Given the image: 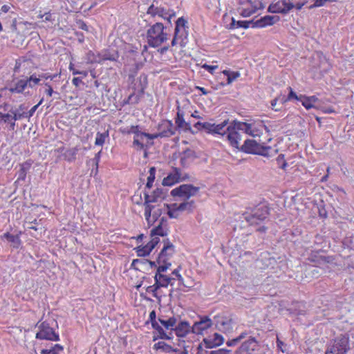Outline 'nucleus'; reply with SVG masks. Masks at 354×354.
Segmentation results:
<instances>
[{"label":"nucleus","instance_id":"864d4df0","mask_svg":"<svg viewBox=\"0 0 354 354\" xmlns=\"http://www.w3.org/2000/svg\"><path fill=\"white\" fill-rule=\"evenodd\" d=\"M128 134L133 133L134 134V136H136L138 134L142 133L143 132H141L139 130L138 126H131V128L127 131Z\"/></svg>","mask_w":354,"mask_h":354},{"label":"nucleus","instance_id":"393cba45","mask_svg":"<svg viewBox=\"0 0 354 354\" xmlns=\"http://www.w3.org/2000/svg\"><path fill=\"white\" fill-rule=\"evenodd\" d=\"M279 20V17L278 16L266 15L254 21L252 27H264L268 25H272Z\"/></svg>","mask_w":354,"mask_h":354},{"label":"nucleus","instance_id":"774afa93","mask_svg":"<svg viewBox=\"0 0 354 354\" xmlns=\"http://www.w3.org/2000/svg\"><path fill=\"white\" fill-rule=\"evenodd\" d=\"M50 351H53L54 354H58L59 351H61L63 350V346L60 344H55L52 348L50 349Z\"/></svg>","mask_w":354,"mask_h":354},{"label":"nucleus","instance_id":"4be33fe9","mask_svg":"<svg viewBox=\"0 0 354 354\" xmlns=\"http://www.w3.org/2000/svg\"><path fill=\"white\" fill-rule=\"evenodd\" d=\"M179 168L174 167L167 176L163 178L162 184L163 186H172L179 183Z\"/></svg>","mask_w":354,"mask_h":354},{"label":"nucleus","instance_id":"39448f33","mask_svg":"<svg viewBox=\"0 0 354 354\" xmlns=\"http://www.w3.org/2000/svg\"><path fill=\"white\" fill-rule=\"evenodd\" d=\"M349 349L348 337L340 335L331 342L325 354H346Z\"/></svg>","mask_w":354,"mask_h":354},{"label":"nucleus","instance_id":"7c9ffc66","mask_svg":"<svg viewBox=\"0 0 354 354\" xmlns=\"http://www.w3.org/2000/svg\"><path fill=\"white\" fill-rule=\"evenodd\" d=\"M147 264H149L151 268H153V267H158L157 266V262L156 261H150V260H148V259H133L132 263H131V267L134 268L135 269H137L138 270L139 268L138 267H136L137 266H142V265H147Z\"/></svg>","mask_w":354,"mask_h":354},{"label":"nucleus","instance_id":"4468645a","mask_svg":"<svg viewBox=\"0 0 354 354\" xmlns=\"http://www.w3.org/2000/svg\"><path fill=\"white\" fill-rule=\"evenodd\" d=\"M176 127L170 120H162L158 126L160 138H169L175 134Z\"/></svg>","mask_w":354,"mask_h":354},{"label":"nucleus","instance_id":"412c9836","mask_svg":"<svg viewBox=\"0 0 354 354\" xmlns=\"http://www.w3.org/2000/svg\"><path fill=\"white\" fill-rule=\"evenodd\" d=\"M158 322L161 324V325L164 327V328L166 330H165L167 335H169L171 333V339L173 338V333L174 326L177 323V319L175 317H171L167 319H165L164 318V316H160L158 319Z\"/></svg>","mask_w":354,"mask_h":354},{"label":"nucleus","instance_id":"6e6d98bb","mask_svg":"<svg viewBox=\"0 0 354 354\" xmlns=\"http://www.w3.org/2000/svg\"><path fill=\"white\" fill-rule=\"evenodd\" d=\"M231 350L225 349V348H219L217 350L211 351L209 352V354H230Z\"/></svg>","mask_w":354,"mask_h":354},{"label":"nucleus","instance_id":"09e8293b","mask_svg":"<svg viewBox=\"0 0 354 354\" xmlns=\"http://www.w3.org/2000/svg\"><path fill=\"white\" fill-rule=\"evenodd\" d=\"M28 81V84L29 87H33L35 85L37 84L40 82V78L36 76L35 74L30 75V77L26 80Z\"/></svg>","mask_w":354,"mask_h":354},{"label":"nucleus","instance_id":"8fccbe9b","mask_svg":"<svg viewBox=\"0 0 354 354\" xmlns=\"http://www.w3.org/2000/svg\"><path fill=\"white\" fill-rule=\"evenodd\" d=\"M307 270L312 274L313 277H318L320 275V269L316 266H310Z\"/></svg>","mask_w":354,"mask_h":354},{"label":"nucleus","instance_id":"c03bdc74","mask_svg":"<svg viewBox=\"0 0 354 354\" xmlns=\"http://www.w3.org/2000/svg\"><path fill=\"white\" fill-rule=\"evenodd\" d=\"M298 101H300L302 103V105L308 110L314 107V105L312 104V102L309 101L308 97L305 95H299Z\"/></svg>","mask_w":354,"mask_h":354},{"label":"nucleus","instance_id":"cd10ccee","mask_svg":"<svg viewBox=\"0 0 354 354\" xmlns=\"http://www.w3.org/2000/svg\"><path fill=\"white\" fill-rule=\"evenodd\" d=\"M195 158V153L193 150L187 149L180 154V164L183 167H187L189 160Z\"/></svg>","mask_w":354,"mask_h":354},{"label":"nucleus","instance_id":"5701e85b","mask_svg":"<svg viewBox=\"0 0 354 354\" xmlns=\"http://www.w3.org/2000/svg\"><path fill=\"white\" fill-rule=\"evenodd\" d=\"M174 332L178 337H185L189 332H192V326L186 321H181L174 326Z\"/></svg>","mask_w":354,"mask_h":354},{"label":"nucleus","instance_id":"f3484780","mask_svg":"<svg viewBox=\"0 0 354 354\" xmlns=\"http://www.w3.org/2000/svg\"><path fill=\"white\" fill-rule=\"evenodd\" d=\"M215 328L223 333H230L232 330V320L227 317H214Z\"/></svg>","mask_w":354,"mask_h":354},{"label":"nucleus","instance_id":"c756f323","mask_svg":"<svg viewBox=\"0 0 354 354\" xmlns=\"http://www.w3.org/2000/svg\"><path fill=\"white\" fill-rule=\"evenodd\" d=\"M28 86V81L26 80H19L14 85L9 88L11 93H21Z\"/></svg>","mask_w":354,"mask_h":354},{"label":"nucleus","instance_id":"1a4fd4ad","mask_svg":"<svg viewBox=\"0 0 354 354\" xmlns=\"http://www.w3.org/2000/svg\"><path fill=\"white\" fill-rule=\"evenodd\" d=\"M292 8H294V4L292 3L289 1H287L286 0H279L276 3H272L268 8V12L286 15Z\"/></svg>","mask_w":354,"mask_h":354},{"label":"nucleus","instance_id":"e2e57ef3","mask_svg":"<svg viewBox=\"0 0 354 354\" xmlns=\"http://www.w3.org/2000/svg\"><path fill=\"white\" fill-rule=\"evenodd\" d=\"M167 270V267L165 266L162 263L160 265H158L157 267V271L156 272V274H164L163 272H166Z\"/></svg>","mask_w":354,"mask_h":354},{"label":"nucleus","instance_id":"72a5a7b5","mask_svg":"<svg viewBox=\"0 0 354 354\" xmlns=\"http://www.w3.org/2000/svg\"><path fill=\"white\" fill-rule=\"evenodd\" d=\"M164 223H159V225L151 230V236H165L167 235V229L163 226Z\"/></svg>","mask_w":354,"mask_h":354},{"label":"nucleus","instance_id":"bf43d9fd","mask_svg":"<svg viewBox=\"0 0 354 354\" xmlns=\"http://www.w3.org/2000/svg\"><path fill=\"white\" fill-rule=\"evenodd\" d=\"M289 89H290V92H289V94L288 95V97L286 100H284V102L287 101V100H291L292 99H295L297 100H298V98H299V95H297L295 92H294L292 91V89L289 87Z\"/></svg>","mask_w":354,"mask_h":354},{"label":"nucleus","instance_id":"ddd939ff","mask_svg":"<svg viewBox=\"0 0 354 354\" xmlns=\"http://www.w3.org/2000/svg\"><path fill=\"white\" fill-rule=\"evenodd\" d=\"M227 139L229 141L230 145L236 149L240 150L241 146L239 145V142L242 139V136L241 133L238 129H234V126L230 123V124L227 127Z\"/></svg>","mask_w":354,"mask_h":354},{"label":"nucleus","instance_id":"c9c22d12","mask_svg":"<svg viewBox=\"0 0 354 354\" xmlns=\"http://www.w3.org/2000/svg\"><path fill=\"white\" fill-rule=\"evenodd\" d=\"M146 88L145 85H142L140 86V88L138 91V93L137 95H135L134 93H132L129 97V100L131 101L133 104H138L140 99L142 97V95L145 92V89Z\"/></svg>","mask_w":354,"mask_h":354},{"label":"nucleus","instance_id":"5fc2aeb1","mask_svg":"<svg viewBox=\"0 0 354 354\" xmlns=\"http://www.w3.org/2000/svg\"><path fill=\"white\" fill-rule=\"evenodd\" d=\"M156 168L152 167L149 169V175L147 177V180L153 183L156 178Z\"/></svg>","mask_w":354,"mask_h":354},{"label":"nucleus","instance_id":"f257e3e1","mask_svg":"<svg viewBox=\"0 0 354 354\" xmlns=\"http://www.w3.org/2000/svg\"><path fill=\"white\" fill-rule=\"evenodd\" d=\"M164 26L162 23H156L147 30V41L150 46L156 48L160 46L167 39V34L164 32Z\"/></svg>","mask_w":354,"mask_h":354},{"label":"nucleus","instance_id":"f03ea898","mask_svg":"<svg viewBox=\"0 0 354 354\" xmlns=\"http://www.w3.org/2000/svg\"><path fill=\"white\" fill-rule=\"evenodd\" d=\"M238 11L243 17L251 16L258 9H263L266 5L263 0H238Z\"/></svg>","mask_w":354,"mask_h":354},{"label":"nucleus","instance_id":"bb28decb","mask_svg":"<svg viewBox=\"0 0 354 354\" xmlns=\"http://www.w3.org/2000/svg\"><path fill=\"white\" fill-rule=\"evenodd\" d=\"M173 248L174 245L169 241V239L165 241V245L163 248L161 250L160 252L159 253L156 259V262L158 265H160L161 263H167V261L169 260V258L163 256V253L167 249H171V250H172Z\"/></svg>","mask_w":354,"mask_h":354},{"label":"nucleus","instance_id":"de8ad7c7","mask_svg":"<svg viewBox=\"0 0 354 354\" xmlns=\"http://www.w3.org/2000/svg\"><path fill=\"white\" fill-rule=\"evenodd\" d=\"M181 270V266H178L176 269H175L172 272V274L175 275L177 277L178 281H179V284L183 286L184 287L189 288V286L186 285L184 283L183 278L182 276L179 274L180 270Z\"/></svg>","mask_w":354,"mask_h":354},{"label":"nucleus","instance_id":"e433bc0d","mask_svg":"<svg viewBox=\"0 0 354 354\" xmlns=\"http://www.w3.org/2000/svg\"><path fill=\"white\" fill-rule=\"evenodd\" d=\"M109 138V132L105 131L104 133L97 132L96 134L95 145L97 146H102L106 138Z\"/></svg>","mask_w":354,"mask_h":354},{"label":"nucleus","instance_id":"9d476101","mask_svg":"<svg viewBox=\"0 0 354 354\" xmlns=\"http://www.w3.org/2000/svg\"><path fill=\"white\" fill-rule=\"evenodd\" d=\"M147 14L151 15L152 17L158 16L170 21L171 18L175 17L176 13L174 11H170L163 7L155 6L152 3L147 10Z\"/></svg>","mask_w":354,"mask_h":354},{"label":"nucleus","instance_id":"79ce46f5","mask_svg":"<svg viewBox=\"0 0 354 354\" xmlns=\"http://www.w3.org/2000/svg\"><path fill=\"white\" fill-rule=\"evenodd\" d=\"M39 107V104L35 105L33 107L31 108V109L28 112H23L21 115H15V119H22L24 118H30L32 117L34 114V113L36 111L37 108Z\"/></svg>","mask_w":354,"mask_h":354},{"label":"nucleus","instance_id":"b1692460","mask_svg":"<svg viewBox=\"0 0 354 354\" xmlns=\"http://www.w3.org/2000/svg\"><path fill=\"white\" fill-rule=\"evenodd\" d=\"M175 123L176 127L182 129L185 131H189L194 134L195 131L191 127V123L189 122H185L183 118V113L180 111H178L176 117L175 118Z\"/></svg>","mask_w":354,"mask_h":354},{"label":"nucleus","instance_id":"49530a36","mask_svg":"<svg viewBox=\"0 0 354 354\" xmlns=\"http://www.w3.org/2000/svg\"><path fill=\"white\" fill-rule=\"evenodd\" d=\"M161 287L159 286V283H158L157 281H155V283L152 286H149L147 288L146 290L148 292H151L153 296L154 297H156L158 298V295H157V291L158 289H160Z\"/></svg>","mask_w":354,"mask_h":354},{"label":"nucleus","instance_id":"603ef678","mask_svg":"<svg viewBox=\"0 0 354 354\" xmlns=\"http://www.w3.org/2000/svg\"><path fill=\"white\" fill-rule=\"evenodd\" d=\"M277 161L279 165L281 163V165L280 166V168L282 169H286L288 164L284 160V155L283 154H279L278 157L277 158Z\"/></svg>","mask_w":354,"mask_h":354},{"label":"nucleus","instance_id":"6e6552de","mask_svg":"<svg viewBox=\"0 0 354 354\" xmlns=\"http://www.w3.org/2000/svg\"><path fill=\"white\" fill-rule=\"evenodd\" d=\"M39 330L36 334V338L39 339H46L50 341H59V335L56 333L49 324L43 322L39 326Z\"/></svg>","mask_w":354,"mask_h":354},{"label":"nucleus","instance_id":"4d7b16f0","mask_svg":"<svg viewBox=\"0 0 354 354\" xmlns=\"http://www.w3.org/2000/svg\"><path fill=\"white\" fill-rule=\"evenodd\" d=\"M214 124L209 122H203V129L205 130L209 133L213 132Z\"/></svg>","mask_w":354,"mask_h":354},{"label":"nucleus","instance_id":"20e7f679","mask_svg":"<svg viewBox=\"0 0 354 354\" xmlns=\"http://www.w3.org/2000/svg\"><path fill=\"white\" fill-rule=\"evenodd\" d=\"M270 150V147L263 146L252 139L245 140L244 144L240 147V151L243 152L247 153L257 154L266 157L270 156L269 151Z\"/></svg>","mask_w":354,"mask_h":354},{"label":"nucleus","instance_id":"aec40b11","mask_svg":"<svg viewBox=\"0 0 354 354\" xmlns=\"http://www.w3.org/2000/svg\"><path fill=\"white\" fill-rule=\"evenodd\" d=\"M224 342L223 337L215 333L212 336H209L208 337L204 338L203 340V343L205 348H212L214 347H217L221 346Z\"/></svg>","mask_w":354,"mask_h":354},{"label":"nucleus","instance_id":"7ed1b4c3","mask_svg":"<svg viewBox=\"0 0 354 354\" xmlns=\"http://www.w3.org/2000/svg\"><path fill=\"white\" fill-rule=\"evenodd\" d=\"M269 208L266 203H259L254 207H248L243 213V218L246 221H250L252 219L262 221L268 218L269 215Z\"/></svg>","mask_w":354,"mask_h":354},{"label":"nucleus","instance_id":"473e14b6","mask_svg":"<svg viewBox=\"0 0 354 354\" xmlns=\"http://www.w3.org/2000/svg\"><path fill=\"white\" fill-rule=\"evenodd\" d=\"M227 123H228V121L225 120L218 124H214L212 134H219V135H221L222 136H227V129H224L226 127V125L227 124Z\"/></svg>","mask_w":354,"mask_h":354},{"label":"nucleus","instance_id":"423d86ee","mask_svg":"<svg viewBox=\"0 0 354 354\" xmlns=\"http://www.w3.org/2000/svg\"><path fill=\"white\" fill-rule=\"evenodd\" d=\"M194 201H185L180 204L173 203L168 205L167 214L170 218H177L180 212L192 211L195 208Z\"/></svg>","mask_w":354,"mask_h":354},{"label":"nucleus","instance_id":"3c124183","mask_svg":"<svg viewBox=\"0 0 354 354\" xmlns=\"http://www.w3.org/2000/svg\"><path fill=\"white\" fill-rule=\"evenodd\" d=\"M254 23V21L253 20H251V21H238V22L236 23V24H238L237 28H243L246 29V28H249L250 24H252V26H253Z\"/></svg>","mask_w":354,"mask_h":354},{"label":"nucleus","instance_id":"f704fd0d","mask_svg":"<svg viewBox=\"0 0 354 354\" xmlns=\"http://www.w3.org/2000/svg\"><path fill=\"white\" fill-rule=\"evenodd\" d=\"M153 349L154 350H162L166 353H172V352H176V349H174L170 345L166 344L164 342H158V343L155 344L153 345Z\"/></svg>","mask_w":354,"mask_h":354},{"label":"nucleus","instance_id":"ea45409f","mask_svg":"<svg viewBox=\"0 0 354 354\" xmlns=\"http://www.w3.org/2000/svg\"><path fill=\"white\" fill-rule=\"evenodd\" d=\"M77 154V149L75 148L69 149L65 151V152L63 153V156L65 160H66L68 162H72L75 159Z\"/></svg>","mask_w":354,"mask_h":354},{"label":"nucleus","instance_id":"a18cd8bd","mask_svg":"<svg viewBox=\"0 0 354 354\" xmlns=\"http://www.w3.org/2000/svg\"><path fill=\"white\" fill-rule=\"evenodd\" d=\"M136 252L138 257H146L150 254L151 250L149 248H148L147 245H145L143 247H138Z\"/></svg>","mask_w":354,"mask_h":354},{"label":"nucleus","instance_id":"13d9d810","mask_svg":"<svg viewBox=\"0 0 354 354\" xmlns=\"http://www.w3.org/2000/svg\"><path fill=\"white\" fill-rule=\"evenodd\" d=\"M1 120L3 121L5 123H8L10 121V118L12 119V115L10 113H3L0 112Z\"/></svg>","mask_w":354,"mask_h":354},{"label":"nucleus","instance_id":"f8f14e48","mask_svg":"<svg viewBox=\"0 0 354 354\" xmlns=\"http://www.w3.org/2000/svg\"><path fill=\"white\" fill-rule=\"evenodd\" d=\"M167 194V189L163 187L156 188L151 194L146 191L144 193L145 203L161 202L165 198Z\"/></svg>","mask_w":354,"mask_h":354},{"label":"nucleus","instance_id":"052dcab7","mask_svg":"<svg viewBox=\"0 0 354 354\" xmlns=\"http://www.w3.org/2000/svg\"><path fill=\"white\" fill-rule=\"evenodd\" d=\"M314 1V6H324L326 5L327 2H332L333 0H313Z\"/></svg>","mask_w":354,"mask_h":354},{"label":"nucleus","instance_id":"680f3d73","mask_svg":"<svg viewBox=\"0 0 354 354\" xmlns=\"http://www.w3.org/2000/svg\"><path fill=\"white\" fill-rule=\"evenodd\" d=\"M252 330H245L244 332H242L238 337L237 338L239 339V340L241 342L242 339H245V337H247L248 336H252Z\"/></svg>","mask_w":354,"mask_h":354},{"label":"nucleus","instance_id":"a19ab883","mask_svg":"<svg viewBox=\"0 0 354 354\" xmlns=\"http://www.w3.org/2000/svg\"><path fill=\"white\" fill-rule=\"evenodd\" d=\"M99 59H95L92 60L91 62H100L101 61L104 60H110V61H115L116 58L118 57L116 54H110L105 53L103 55L99 54Z\"/></svg>","mask_w":354,"mask_h":354},{"label":"nucleus","instance_id":"69168bd1","mask_svg":"<svg viewBox=\"0 0 354 354\" xmlns=\"http://www.w3.org/2000/svg\"><path fill=\"white\" fill-rule=\"evenodd\" d=\"M142 135L145 136V138H148L149 140H153L158 138H160V136H159V133L150 134L144 132V134Z\"/></svg>","mask_w":354,"mask_h":354},{"label":"nucleus","instance_id":"4c0bfd02","mask_svg":"<svg viewBox=\"0 0 354 354\" xmlns=\"http://www.w3.org/2000/svg\"><path fill=\"white\" fill-rule=\"evenodd\" d=\"M223 73L227 76L226 84L227 85L230 84L234 80L240 76V73L239 72H232L227 70H224Z\"/></svg>","mask_w":354,"mask_h":354},{"label":"nucleus","instance_id":"37998d69","mask_svg":"<svg viewBox=\"0 0 354 354\" xmlns=\"http://www.w3.org/2000/svg\"><path fill=\"white\" fill-rule=\"evenodd\" d=\"M27 109V107L25 106V104H20L19 106V107L16 109H10V112L12 114V120H15V121H17V120H19L20 119H15V115H21V113L23 112H25V111Z\"/></svg>","mask_w":354,"mask_h":354},{"label":"nucleus","instance_id":"2eb2a0df","mask_svg":"<svg viewBox=\"0 0 354 354\" xmlns=\"http://www.w3.org/2000/svg\"><path fill=\"white\" fill-rule=\"evenodd\" d=\"M214 325V319H210L207 316L200 318V320L196 322L192 326V332L195 334H202L203 331L207 330Z\"/></svg>","mask_w":354,"mask_h":354},{"label":"nucleus","instance_id":"58836bf2","mask_svg":"<svg viewBox=\"0 0 354 354\" xmlns=\"http://www.w3.org/2000/svg\"><path fill=\"white\" fill-rule=\"evenodd\" d=\"M144 133L137 135L134 136L133 138V146H137L138 149H143L145 148V144L143 143L144 139L145 138V136H143Z\"/></svg>","mask_w":354,"mask_h":354},{"label":"nucleus","instance_id":"a878e982","mask_svg":"<svg viewBox=\"0 0 354 354\" xmlns=\"http://www.w3.org/2000/svg\"><path fill=\"white\" fill-rule=\"evenodd\" d=\"M26 230H30L29 233L34 237H37L42 233V223H25Z\"/></svg>","mask_w":354,"mask_h":354},{"label":"nucleus","instance_id":"a211bd4d","mask_svg":"<svg viewBox=\"0 0 354 354\" xmlns=\"http://www.w3.org/2000/svg\"><path fill=\"white\" fill-rule=\"evenodd\" d=\"M149 321L151 324L152 328L156 330L158 333H159V337L162 339H171V333L167 335V333L165 331L164 328L159 325L158 322L156 320V313L153 310L149 313Z\"/></svg>","mask_w":354,"mask_h":354},{"label":"nucleus","instance_id":"0e129e2a","mask_svg":"<svg viewBox=\"0 0 354 354\" xmlns=\"http://www.w3.org/2000/svg\"><path fill=\"white\" fill-rule=\"evenodd\" d=\"M203 68L206 69L210 73L213 74L214 71L218 68V66H216H216H211V65H207V64H205L203 66Z\"/></svg>","mask_w":354,"mask_h":354},{"label":"nucleus","instance_id":"dca6fc26","mask_svg":"<svg viewBox=\"0 0 354 354\" xmlns=\"http://www.w3.org/2000/svg\"><path fill=\"white\" fill-rule=\"evenodd\" d=\"M230 123L234 126V129L235 128L238 129L239 132L241 131L252 136H254L255 132L257 131V128L254 125V123H247L236 120H233Z\"/></svg>","mask_w":354,"mask_h":354},{"label":"nucleus","instance_id":"338daca9","mask_svg":"<svg viewBox=\"0 0 354 354\" xmlns=\"http://www.w3.org/2000/svg\"><path fill=\"white\" fill-rule=\"evenodd\" d=\"M240 342V341L239 340V339L237 337L236 338H234L231 340H229L226 342V344L227 346H234L236 345H237Z\"/></svg>","mask_w":354,"mask_h":354},{"label":"nucleus","instance_id":"9b49d317","mask_svg":"<svg viewBox=\"0 0 354 354\" xmlns=\"http://www.w3.org/2000/svg\"><path fill=\"white\" fill-rule=\"evenodd\" d=\"M259 342L254 337L250 336V338L243 342L239 348L235 351V354H254L257 351Z\"/></svg>","mask_w":354,"mask_h":354},{"label":"nucleus","instance_id":"6ab92c4d","mask_svg":"<svg viewBox=\"0 0 354 354\" xmlns=\"http://www.w3.org/2000/svg\"><path fill=\"white\" fill-rule=\"evenodd\" d=\"M187 21L183 18L180 17L176 21V27L174 31V37H178L180 39V42L183 41V39L186 38V28Z\"/></svg>","mask_w":354,"mask_h":354},{"label":"nucleus","instance_id":"0eeeda50","mask_svg":"<svg viewBox=\"0 0 354 354\" xmlns=\"http://www.w3.org/2000/svg\"><path fill=\"white\" fill-rule=\"evenodd\" d=\"M199 191V187L189 184H183L171 191V195L174 197L178 196L189 199L195 196Z\"/></svg>","mask_w":354,"mask_h":354},{"label":"nucleus","instance_id":"c85d7f7f","mask_svg":"<svg viewBox=\"0 0 354 354\" xmlns=\"http://www.w3.org/2000/svg\"><path fill=\"white\" fill-rule=\"evenodd\" d=\"M174 279L171 278L165 274H155L154 280L157 281L159 283V286L162 287H167L169 284L173 286V283L171 282Z\"/></svg>","mask_w":354,"mask_h":354},{"label":"nucleus","instance_id":"2f4dec72","mask_svg":"<svg viewBox=\"0 0 354 354\" xmlns=\"http://www.w3.org/2000/svg\"><path fill=\"white\" fill-rule=\"evenodd\" d=\"M2 237L6 238L9 242L12 243V246L14 248H19L21 245V240L19 237V235H12L9 232H6L3 234Z\"/></svg>","mask_w":354,"mask_h":354}]
</instances>
